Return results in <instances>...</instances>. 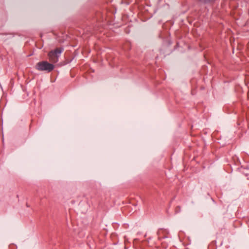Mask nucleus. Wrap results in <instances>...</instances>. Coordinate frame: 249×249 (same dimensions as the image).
Segmentation results:
<instances>
[{
    "mask_svg": "<svg viewBox=\"0 0 249 249\" xmlns=\"http://www.w3.org/2000/svg\"><path fill=\"white\" fill-rule=\"evenodd\" d=\"M54 66L53 64L49 63L47 61H43L37 63L36 66V69L40 71H47L51 72L53 70Z\"/></svg>",
    "mask_w": 249,
    "mask_h": 249,
    "instance_id": "f257e3e1",
    "label": "nucleus"
},
{
    "mask_svg": "<svg viewBox=\"0 0 249 249\" xmlns=\"http://www.w3.org/2000/svg\"><path fill=\"white\" fill-rule=\"evenodd\" d=\"M62 51L63 50L60 48H57L54 51H50L48 53L49 60L53 63H57Z\"/></svg>",
    "mask_w": 249,
    "mask_h": 249,
    "instance_id": "f03ea898",
    "label": "nucleus"
}]
</instances>
